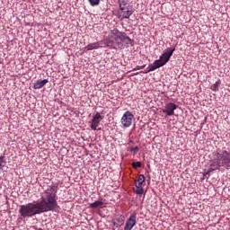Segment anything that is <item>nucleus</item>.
Returning a JSON list of instances; mask_svg holds the SVG:
<instances>
[{"label":"nucleus","instance_id":"obj_1","mask_svg":"<svg viewBox=\"0 0 230 230\" xmlns=\"http://www.w3.org/2000/svg\"><path fill=\"white\" fill-rule=\"evenodd\" d=\"M57 191H58V187L54 184L48 185L43 190L40 200L20 206L19 213L21 217L26 218V217H33L41 213H48V211H55L58 207Z\"/></svg>","mask_w":230,"mask_h":230},{"label":"nucleus","instance_id":"obj_12","mask_svg":"<svg viewBox=\"0 0 230 230\" xmlns=\"http://www.w3.org/2000/svg\"><path fill=\"white\" fill-rule=\"evenodd\" d=\"M49 81L48 79H44L41 81H37L36 83H34L33 84V89H42V87H44V85H46V84H48Z\"/></svg>","mask_w":230,"mask_h":230},{"label":"nucleus","instance_id":"obj_4","mask_svg":"<svg viewBox=\"0 0 230 230\" xmlns=\"http://www.w3.org/2000/svg\"><path fill=\"white\" fill-rule=\"evenodd\" d=\"M174 51H175V48L168 49L166 52L163 53L160 56L159 59L155 60L153 64H150L148 66L146 73H151V71H155V69H159V67H163V66H166V64L170 62V58H172V56L173 55Z\"/></svg>","mask_w":230,"mask_h":230},{"label":"nucleus","instance_id":"obj_7","mask_svg":"<svg viewBox=\"0 0 230 230\" xmlns=\"http://www.w3.org/2000/svg\"><path fill=\"white\" fill-rule=\"evenodd\" d=\"M176 109H177V104L169 102L165 105L162 112H164V114H166V116H174Z\"/></svg>","mask_w":230,"mask_h":230},{"label":"nucleus","instance_id":"obj_23","mask_svg":"<svg viewBox=\"0 0 230 230\" xmlns=\"http://www.w3.org/2000/svg\"><path fill=\"white\" fill-rule=\"evenodd\" d=\"M129 143H133V144H134V143H136V142H134L132 139H130V140H129Z\"/></svg>","mask_w":230,"mask_h":230},{"label":"nucleus","instance_id":"obj_22","mask_svg":"<svg viewBox=\"0 0 230 230\" xmlns=\"http://www.w3.org/2000/svg\"><path fill=\"white\" fill-rule=\"evenodd\" d=\"M146 66H137V69H145V67H146Z\"/></svg>","mask_w":230,"mask_h":230},{"label":"nucleus","instance_id":"obj_21","mask_svg":"<svg viewBox=\"0 0 230 230\" xmlns=\"http://www.w3.org/2000/svg\"><path fill=\"white\" fill-rule=\"evenodd\" d=\"M131 152H133V155H136V154H137V150H139L138 146L136 147H131Z\"/></svg>","mask_w":230,"mask_h":230},{"label":"nucleus","instance_id":"obj_16","mask_svg":"<svg viewBox=\"0 0 230 230\" xmlns=\"http://www.w3.org/2000/svg\"><path fill=\"white\" fill-rule=\"evenodd\" d=\"M119 5V10H125V6H127L128 2L127 0H118Z\"/></svg>","mask_w":230,"mask_h":230},{"label":"nucleus","instance_id":"obj_2","mask_svg":"<svg viewBox=\"0 0 230 230\" xmlns=\"http://www.w3.org/2000/svg\"><path fill=\"white\" fill-rule=\"evenodd\" d=\"M108 37L109 40L104 43V48H112V46H116L119 49H123L125 48L123 44L134 46L133 40L127 36V33L121 32L118 29L111 30Z\"/></svg>","mask_w":230,"mask_h":230},{"label":"nucleus","instance_id":"obj_15","mask_svg":"<svg viewBox=\"0 0 230 230\" xmlns=\"http://www.w3.org/2000/svg\"><path fill=\"white\" fill-rule=\"evenodd\" d=\"M135 186H136L135 193L137 195H143V193H145V189H143V187L137 186V185H135Z\"/></svg>","mask_w":230,"mask_h":230},{"label":"nucleus","instance_id":"obj_5","mask_svg":"<svg viewBox=\"0 0 230 230\" xmlns=\"http://www.w3.org/2000/svg\"><path fill=\"white\" fill-rule=\"evenodd\" d=\"M132 121H134V114L130 111H126L121 117L120 123L125 127L126 128H128L130 125H132Z\"/></svg>","mask_w":230,"mask_h":230},{"label":"nucleus","instance_id":"obj_13","mask_svg":"<svg viewBox=\"0 0 230 230\" xmlns=\"http://www.w3.org/2000/svg\"><path fill=\"white\" fill-rule=\"evenodd\" d=\"M89 206L92 209H96L97 208H100V207L103 206V201L97 200L93 203H91Z\"/></svg>","mask_w":230,"mask_h":230},{"label":"nucleus","instance_id":"obj_17","mask_svg":"<svg viewBox=\"0 0 230 230\" xmlns=\"http://www.w3.org/2000/svg\"><path fill=\"white\" fill-rule=\"evenodd\" d=\"M218 85H220V80L217 81L216 84L211 85V91H214V93L218 92Z\"/></svg>","mask_w":230,"mask_h":230},{"label":"nucleus","instance_id":"obj_14","mask_svg":"<svg viewBox=\"0 0 230 230\" xmlns=\"http://www.w3.org/2000/svg\"><path fill=\"white\" fill-rule=\"evenodd\" d=\"M144 182H145V175L139 174L137 180L136 186H143Z\"/></svg>","mask_w":230,"mask_h":230},{"label":"nucleus","instance_id":"obj_10","mask_svg":"<svg viewBox=\"0 0 230 230\" xmlns=\"http://www.w3.org/2000/svg\"><path fill=\"white\" fill-rule=\"evenodd\" d=\"M134 13V12L130 9H125L124 10H119V19H121V21H123V19H129L130 15H132Z\"/></svg>","mask_w":230,"mask_h":230},{"label":"nucleus","instance_id":"obj_20","mask_svg":"<svg viewBox=\"0 0 230 230\" xmlns=\"http://www.w3.org/2000/svg\"><path fill=\"white\" fill-rule=\"evenodd\" d=\"M6 164V160H4V156H0V166H4Z\"/></svg>","mask_w":230,"mask_h":230},{"label":"nucleus","instance_id":"obj_18","mask_svg":"<svg viewBox=\"0 0 230 230\" xmlns=\"http://www.w3.org/2000/svg\"><path fill=\"white\" fill-rule=\"evenodd\" d=\"M91 6H98L100 4L101 0H88Z\"/></svg>","mask_w":230,"mask_h":230},{"label":"nucleus","instance_id":"obj_9","mask_svg":"<svg viewBox=\"0 0 230 230\" xmlns=\"http://www.w3.org/2000/svg\"><path fill=\"white\" fill-rule=\"evenodd\" d=\"M102 44H104L103 40L96 41L94 43H90L84 48V49L85 51H93V49H100V48H102Z\"/></svg>","mask_w":230,"mask_h":230},{"label":"nucleus","instance_id":"obj_11","mask_svg":"<svg viewBox=\"0 0 230 230\" xmlns=\"http://www.w3.org/2000/svg\"><path fill=\"white\" fill-rule=\"evenodd\" d=\"M114 227H121L125 224V216L120 215L117 219H112Z\"/></svg>","mask_w":230,"mask_h":230},{"label":"nucleus","instance_id":"obj_3","mask_svg":"<svg viewBox=\"0 0 230 230\" xmlns=\"http://www.w3.org/2000/svg\"><path fill=\"white\" fill-rule=\"evenodd\" d=\"M221 166L226 170H230V152L226 149H217L216 153H213L209 170L213 172L218 170Z\"/></svg>","mask_w":230,"mask_h":230},{"label":"nucleus","instance_id":"obj_19","mask_svg":"<svg viewBox=\"0 0 230 230\" xmlns=\"http://www.w3.org/2000/svg\"><path fill=\"white\" fill-rule=\"evenodd\" d=\"M132 166L135 170H137V168H141V166H143V164H141V162H134L132 164Z\"/></svg>","mask_w":230,"mask_h":230},{"label":"nucleus","instance_id":"obj_8","mask_svg":"<svg viewBox=\"0 0 230 230\" xmlns=\"http://www.w3.org/2000/svg\"><path fill=\"white\" fill-rule=\"evenodd\" d=\"M102 119H103V117L102 115H100V113H96L92 119L90 128H92V130H96V128H98V127L100 126V121H102Z\"/></svg>","mask_w":230,"mask_h":230},{"label":"nucleus","instance_id":"obj_6","mask_svg":"<svg viewBox=\"0 0 230 230\" xmlns=\"http://www.w3.org/2000/svg\"><path fill=\"white\" fill-rule=\"evenodd\" d=\"M137 218V216L135 212H133L128 219L126 221L124 230H132L134 226H136V220Z\"/></svg>","mask_w":230,"mask_h":230}]
</instances>
